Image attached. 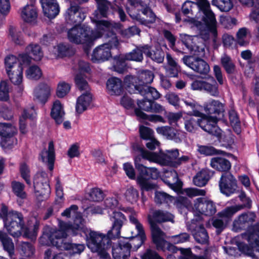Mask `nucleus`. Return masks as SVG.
Listing matches in <instances>:
<instances>
[{"label":"nucleus","mask_w":259,"mask_h":259,"mask_svg":"<svg viewBox=\"0 0 259 259\" xmlns=\"http://www.w3.org/2000/svg\"><path fill=\"white\" fill-rule=\"evenodd\" d=\"M95 1L98 5V9L92 18L93 22L96 24L95 31L93 32L85 25H76L68 31V37L71 42L90 46L95 40L100 37L105 31L109 30L113 27L108 22L99 20L107 16L110 4L106 0Z\"/></svg>","instance_id":"1"},{"label":"nucleus","mask_w":259,"mask_h":259,"mask_svg":"<svg viewBox=\"0 0 259 259\" xmlns=\"http://www.w3.org/2000/svg\"><path fill=\"white\" fill-rule=\"evenodd\" d=\"M77 231L73 230L74 235L84 234L86 237L88 247L92 252H97L101 257L106 258L109 256L107 250L110 246V239H114L118 237H111L108 236V233L105 235L100 232L92 231L85 226L79 227Z\"/></svg>","instance_id":"2"},{"label":"nucleus","mask_w":259,"mask_h":259,"mask_svg":"<svg viewBox=\"0 0 259 259\" xmlns=\"http://www.w3.org/2000/svg\"><path fill=\"white\" fill-rule=\"evenodd\" d=\"M4 221L5 228L14 237L20 236L22 232L25 236L29 237L35 234L38 227L37 221L34 218L31 219V224L29 223L25 227L22 214L17 212L12 211L7 214Z\"/></svg>","instance_id":"3"},{"label":"nucleus","mask_w":259,"mask_h":259,"mask_svg":"<svg viewBox=\"0 0 259 259\" xmlns=\"http://www.w3.org/2000/svg\"><path fill=\"white\" fill-rule=\"evenodd\" d=\"M217 121L215 116L206 117L201 113L194 111L193 115L185 118V128L188 132L193 133L199 126L210 134L219 136L221 130L216 125Z\"/></svg>","instance_id":"4"},{"label":"nucleus","mask_w":259,"mask_h":259,"mask_svg":"<svg viewBox=\"0 0 259 259\" xmlns=\"http://www.w3.org/2000/svg\"><path fill=\"white\" fill-rule=\"evenodd\" d=\"M182 11L185 15H189V17L194 15L195 12H198L195 15V17L198 18L200 13L201 12L204 14L203 19L209 28V36L211 37L214 42L216 41L217 32L216 30L217 21L213 12L210 10V7L206 10L201 8L198 4V0L195 3L191 1H187L184 3L182 7Z\"/></svg>","instance_id":"5"},{"label":"nucleus","mask_w":259,"mask_h":259,"mask_svg":"<svg viewBox=\"0 0 259 259\" xmlns=\"http://www.w3.org/2000/svg\"><path fill=\"white\" fill-rule=\"evenodd\" d=\"M104 205L107 210L109 219L112 223V227L108 232V236L119 237L121 229L126 221V218L122 213L117 211V209H120L125 211L126 210L118 206V201L114 198L110 197L106 199Z\"/></svg>","instance_id":"6"},{"label":"nucleus","mask_w":259,"mask_h":259,"mask_svg":"<svg viewBox=\"0 0 259 259\" xmlns=\"http://www.w3.org/2000/svg\"><path fill=\"white\" fill-rule=\"evenodd\" d=\"M67 227L66 224L60 223V229L58 231L53 232L50 236L47 234H44L41 238V241L43 242V240L46 238H49L51 244L56 246L61 250H66L68 251L70 254L80 253L82 252L85 248L83 244H71L64 242V239L71 231H64V229Z\"/></svg>","instance_id":"7"},{"label":"nucleus","mask_w":259,"mask_h":259,"mask_svg":"<svg viewBox=\"0 0 259 259\" xmlns=\"http://www.w3.org/2000/svg\"><path fill=\"white\" fill-rule=\"evenodd\" d=\"M131 7H127L130 16L133 19L139 21L142 24L148 25L153 23L155 20V16L147 7V4H142L136 0H127Z\"/></svg>","instance_id":"8"},{"label":"nucleus","mask_w":259,"mask_h":259,"mask_svg":"<svg viewBox=\"0 0 259 259\" xmlns=\"http://www.w3.org/2000/svg\"><path fill=\"white\" fill-rule=\"evenodd\" d=\"M139 160L138 158H136L135 159L136 167L140 172V175L137 179L138 184L140 185L142 190L149 191L155 189L156 185L148 182L146 177L153 179H157L159 177V172L155 168L147 167L139 164Z\"/></svg>","instance_id":"9"},{"label":"nucleus","mask_w":259,"mask_h":259,"mask_svg":"<svg viewBox=\"0 0 259 259\" xmlns=\"http://www.w3.org/2000/svg\"><path fill=\"white\" fill-rule=\"evenodd\" d=\"M140 153L144 158L161 165H173L172 162L179 155V152L177 149L167 150L165 153H161L160 156L142 149L140 150Z\"/></svg>","instance_id":"10"},{"label":"nucleus","mask_w":259,"mask_h":259,"mask_svg":"<svg viewBox=\"0 0 259 259\" xmlns=\"http://www.w3.org/2000/svg\"><path fill=\"white\" fill-rule=\"evenodd\" d=\"M118 42L116 37L113 35L109 43L104 44L96 48L91 55V59L94 62L106 61L111 56V50L117 46Z\"/></svg>","instance_id":"11"},{"label":"nucleus","mask_w":259,"mask_h":259,"mask_svg":"<svg viewBox=\"0 0 259 259\" xmlns=\"http://www.w3.org/2000/svg\"><path fill=\"white\" fill-rule=\"evenodd\" d=\"M34 187L38 200L42 201L48 198L51 191L45 172H41L36 175L34 179Z\"/></svg>","instance_id":"12"},{"label":"nucleus","mask_w":259,"mask_h":259,"mask_svg":"<svg viewBox=\"0 0 259 259\" xmlns=\"http://www.w3.org/2000/svg\"><path fill=\"white\" fill-rule=\"evenodd\" d=\"M148 219L151 227L153 241L157 247L163 249L165 246H167L168 250L175 251V247L165 241L164 233L154 222L150 215H148Z\"/></svg>","instance_id":"13"},{"label":"nucleus","mask_w":259,"mask_h":259,"mask_svg":"<svg viewBox=\"0 0 259 259\" xmlns=\"http://www.w3.org/2000/svg\"><path fill=\"white\" fill-rule=\"evenodd\" d=\"M78 207L75 205H72L70 207L66 209L62 213V215L69 217H75L74 222L75 224L73 226H69L67 223H64L62 221H59V227H60V223H62L66 225L67 227L64 229L62 232L64 231H71L72 234L74 235L73 230L75 232L77 231V229H79L80 226H84V221L82 220L80 213L77 212Z\"/></svg>","instance_id":"14"},{"label":"nucleus","mask_w":259,"mask_h":259,"mask_svg":"<svg viewBox=\"0 0 259 259\" xmlns=\"http://www.w3.org/2000/svg\"><path fill=\"white\" fill-rule=\"evenodd\" d=\"M154 78L153 73L150 71H143L139 73L138 78L133 76H127L125 77V83L129 85L132 84L135 88L140 91L141 88L140 86H143L144 84L150 83L152 82Z\"/></svg>","instance_id":"15"},{"label":"nucleus","mask_w":259,"mask_h":259,"mask_svg":"<svg viewBox=\"0 0 259 259\" xmlns=\"http://www.w3.org/2000/svg\"><path fill=\"white\" fill-rule=\"evenodd\" d=\"M128 210L131 212L129 216L130 223L135 228V231H131V234L133 237H138L133 240V241H137L138 243L135 244L133 242V244L136 246H140L146 239L143 226L137 219L136 213L133 212V210L131 208L128 209Z\"/></svg>","instance_id":"16"},{"label":"nucleus","mask_w":259,"mask_h":259,"mask_svg":"<svg viewBox=\"0 0 259 259\" xmlns=\"http://www.w3.org/2000/svg\"><path fill=\"white\" fill-rule=\"evenodd\" d=\"M180 37L182 41L190 51H194L197 55L202 56L203 54L204 45L202 42L199 41L198 37H192L186 34H181Z\"/></svg>","instance_id":"17"},{"label":"nucleus","mask_w":259,"mask_h":259,"mask_svg":"<svg viewBox=\"0 0 259 259\" xmlns=\"http://www.w3.org/2000/svg\"><path fill=\"white\" fill-rule=\"evenodd\" d=\"M183 61L187 66L200 74H206L209 71V65L202 59L193 56H186Z\"/></svg>","instance_id":"18"},{"label":"nucleus","mask_w":259,"mask_h":259,"mask_svg":"<svg viewBox=\"0 0 259 259\" xmlns=\"http://www.w3.org/2000/svg\"><path fill=\"white\" fill-rule=\"evenodd\" d=\"M219 185L221 192L229 196L235 190L236 181L230 173H226L222 176Z\"/></svg>","instance_id":"19"},{"label":"nucleus","mask_w":259,"mask_h":259,"mask_svg":"<svg viewBox=\"0 0 259 259\" xmlns=\"http://www.w3.org/2000/svg\"><path fill=\"white\" fill-rule=\"evenodd\" d=\"M53 91V89L50 85L46 83H41L34 90V99L45 104L50 97Z\"/></svg>","instance_id":"20"},{"label":"nucleus","mask_w":259,"mask_h":259,"mask_svg":"<svg viewBox=\"0 0 259 259\" xmlns=\"http://www.w3.org/2000/svg\"><path fill=\"white\" fill-rule=\"evenodd\" d=\"M30 62V58L26 54H23L19 56L17 58L13 55L7 56L5 60V65L6 71L13 70L22 66L23 64L28 63Z\"/></svg>","instance_id":"21"},{"label":"nucleus","mask_w":259,"mask_h":259,"mask_svg":"<svg viewBox=\"0 0 259 259\" xmlns=\"http://www.w3.org/2000/svg\"><path fill=\"white\" fill-rule=\"evenodd\" d=\"M93 96L90 91L82 92L77 98L75 105V111L78 114H81L91 106Z\"/></svg>","instance_id":"22"},{"label":"nucleus","mask_w":259,"mask_h":259,"mask_svg":"<svg viewBox=\"0 0 259 259\" xmlns=\"http://www.w3.org/2000/svg\"><path fill=\"white\" fill-rule=\"evenodd\" d=\"M115 259H127L130 255V246L127 238H120L118 246L114 247L112 251Z\"/></svg>","instance_id":"23"},{"label":"nucleus","mask_w":259,"mask_h":259,"mask_svg":"<svg viewBox=\"0 0 259 259\" xmlns=\"http://www.w3.org/2000/svg\"><path fill=\"white\" fill-rule=\"evenodd\" d=\"M37 12L33 5H27L21 10L20 16L26 23L34 24L37 19Z\"/></svg>","instance_id":"24"},{"label":"nucleus","mask_w":259,"mask_h":259,"mask_svg":"<svg viewBox=\"0 0 259 259\" xmlns=\"http://www.w3.org/2000/svg\"><path fill=\"white\" fill-rule=\"evenodd\" d=\"M85 16L77 6H71L65 14V19L68 23H79L85 18Z\"/></svg>","instance_id":"25"},{"label":"nucleus","mask_w":259,"mask_h":259,"mask_svg":"<svg viewBox=\"0 0 259 259\" xmlns=\"http://www.w3.org/2000/svg\"><path fill=\"white\" fill-rule=\"evenodd\" d=\"M190 229L192 230L193 235L196 241L200 243H204L207 241V233L201 224H197L194 220H193Z\"/></svg>","instance_id":"26"},{"label":"nucleus","mask_w":259,"mask_h":259,"mask_svg":"<svg viewBox=\"0 0 259 259\" xmlns=\"http://www.w3.org/2000/svg\"><path fill=\"white\" fill-rule=\"evenodd\" d=\"M7 72L11 81L15 85H17L19 92H22L24 90L23 81V67H21Z\"/></svg>","instance_id":"27"},{"label":"nucleus","mask_w":259,"mask_h":259,"mask_svg":"<svg viewBox=\"0 0 259 259\" xmlns=\"http://www.w3.org/2000/svg\"><path fill=\"white\" fill-rule=\"evenodd\" d=\"M40 157L41 160L44 163H48L49 169L52 170L55 160L54 146L53 142H49L48 150H43L40 153Z\"/></svg>","instance_id":"28"},{"label":"nucleus","mask_w":259,"mask_h":259,"mask_svg":"<svg viewBox=\"0 0 259 259\" xmlns=\"http://www.w3.org/2000/svg\"><path fill=\"white\" fill-rule=\"evenodd\" d=\"M65 115L64 105L59 100L55 101L52 105L51 116L57 124L62 122Z\"/></svg>","instance_id":"29"},{"label":"nucleus","mask_w":259,"mask_h":259,"mask_svg":"<svg viewBox=\"0 0 259 259\" xmlns=\"http://www.w3.org/2000/svg\"><path fill=\"white\" fill-rule=\"evenodd\" d=\"M158 134L166 137L168 139L175 140L176 142L179 141L184 136V132L181 131H175L167 126L158 127L156 128Z\"/></svg>","instance_id":"30"},{"label":"nucleus","mask_w":259,"mask_h":259,"mask_svg":"<svg viewBox=\"0 0 259 259\" xmlns=\"http://www.w3.org/2000/svg\"><path fill=\"white\" fill-rule=\"evenodd\" d=\"M68 46L64 44H59L55 46H50L48 49L50 57L51 58L65 56L68 54Z\"/></svg>","instance_id":"31"},{"label":"nucleus","mask_w":259,"mask_h":259,"mask_svg":"<svg viewBox=\"0 0 259 259\" xmlns=\"http://www.w3.org/2000/svg\"><path fill=\"white\" fill-rule=\"evenodd\" d=\"M107 90L111 95H119L122 90V82L116 77H112L107 80Z\"/></svg>","instance_id":"32"},{"label":"nucleus","mask_w":259,"mask_h":259,"mask_svg":"<svg viewBox=\"0 0 259 259\" xmlns=\"http://www.w3.org/2000/svg\"><path fill=\"white\" fill-rule=\"evenodd\" d=\"M163 177V181L171 189L175 190L176 188H180L181 182L179 181L177 174L175 170L165 171Z\"/></svg>","instance_id":"33"},{"label":"nucleus","mask_w":259,"mask_h":259,"mask_svg":"<svg viewBox=\"0 0 259 259\" xmlns=\"http://www.w3.org/2000/svg\"><path fill=\"white\" fill-rule=\"evenodd\" d=\"M138 106L142 109L147 112H160L163 110V107L150 99L139 101L137 102Z\"/></svg>","instance_id":"34"},{"label":"nucleus","mask_w":259,"mask_h":259,"mask_svg":"<svg viewBox=\"0 0 259 259\" xmlns=\"http://www.w3.org/2000/svg\"><path fill=\"white\" fill-rule=\"evenodd\" d=\"M212 175L213 172L208 169H203L194 177V184L198 187L204 186Z\"/></svg>","instance_id":"35"},{"label":"nucleus","mask_w":259,"mask_h":259,"mask_svg":"<svg viewBox=\"0 0 259 259\" xmlns=\"http://www.w3.org/2000/svg\"><path fill=\"white\" fill-rule=\"evenodd\" d=\"M210 165L212 167L223 171L229 170L231 166L228 160L220 157L212 158Z\"/></svg>","instance_id":"36"},{"label":"nucleus","mask_w":259,"mask_h":259,"mask_svg":"<svg viewBox=\"0 0 259 259\" xmlns=\"http://www.w3.org/2000/svg\"><path fill=\"white\" fill-rule=\"evenodd\" d=\"M204 109L206 112L209 114H220L223 112V105L218 101L210 100L204 105Z\"/></svg>","instance_id":"37"},{"label":"nucleus","mask_w":259,"mask_h":259,"mask_svg":"<svg viewBox=\"0 0 259 259\" xmlns=\"http://www.w3.org/2000/svg\"><path fill=\"white\" fill-rule=\"evenodd\" d=\"M25 75L30 80H37L41 78L42 72L39 66L33 65L27 68L25 71Z\"/></svg>","instance_id":"38"},{"label":"nucleus","mask_w":259,"mask_h":259,"mask_svg":"<svg viewBox=\"0 0 259 259\" xmlns=\"http://www.w3.org/2000/svg\"><path fill=\"white\" fill-rule=\"evenodd\" d=\"M255 218V215L252 212L243 214L239 216L238 220L235 221L234 223L233 229L235 231H238L242 227L243 224L254 221Z\"/></svg>","instance_id":"39"},{"label":"nucleus","mask_w":259,"mask_h":259,"mask_svg":"<svg viewBox=\"0 0 259 259\" xmlns=\"http://www.w3.org/2000/svg\"><path fill=\"white\" fill-rule=\"evenodd\" d=\"M153 221H155L158 223H162L164 222H174V215L166 211L156 210L153 213V217H151Z\"/></svg>","instance_id":"40"},{"label":"nucleus","mask_w":259,"mask_h":259,"mask_svg":"<svg viewBox=\"0 0 259 259\" xmlns=\"http://www.w3.org/2000/svg\"><path fill=\"white\" fill-rule=\"evenodd\" d=\"M144 50V53L153 60L158 62L161 63L164 59V53L161 50V49L157 48L156 51L152 50L153 53L149 51V48L147 46H145L143 48Z\"/></svg>","instance_id":"41"},{"label":"nucleus","mask_w":259,"mask_h":259,"mask_svg":"<svg viewBox=\"0 0 259 259\" xmlns=\"http://www.w3.org/2000/svg\"><path fill=\"white\" fill-rule=\"evenodd\" d=\"M8 36L9 38L16 45H22L23 39L21 33L13 25H10L8 28Z\"/></svg>","instance_id":"42"},{"label":"nucleus","mask_w":259,"mask_h":259,"mask_svg":"<svg viewBox=\"0 0 259 259\" xmlns=\"http://www.w3.org/2000/svg\"><path fill=\"white\" fill-rule=\"evenodd\" d=\"M17 132V128L12 124L0 123V136L2 138L14 136Z\"/></svg>","instance_id":"43"},{"label":"nucleus","mask_w":259,"mask_h":259,"mask_svg":"<svg viewBox=\"0 0 259 259\" xmlns=\"http://www.w3.org/2000/svg\"><path fill=\"white\" fill-rule=\"evenodd\" d=\"M250 37L249 30L246 28H242L237 33V41L240 46H245L249 43Z\"/></svg>","instance_id":"44"},{"label":"nucleus","mask_w":259,"mask_h":259,"mask_svg":"<svg viewBox=\"0 0 259 259\" xmlns=\"http://www.w3.org/2000/svg\"><path fill=\"white\" fill-rule=\"evenodd\" d=\"M203 90L207 92L212 96L218 95V86L215 80L212 77H209L206 80H204Z\"/></svg>","instance_id":"45"},{"label":"nucleus","mask_w":259,"mask_h":259,"mask_svg":"<svg viewBox=\"0 0 259 259\" xmlns=\"http://www.w3.org/2000/svg\"><path fill=\"white\" fill-rule=\"evenodd\" d=\"M141 94L146 97L147 99H158L160 97V94L154 88L145 85L139 91Z\"/></svg>","instance_id":"46"},{"label":"nucleus","mask_w":259,"mask_h":259,"mask_svg":"<svg viewBox=\"0 0 259 259\" xmlns=\"http://www.w3.org/2000/svg\"><path fill=\"white\" fill-rule=\"evenodd\" d=\"M0 240L4 249L8 252L10 256H12L14 250V245L12 240L5 233L0 231Z\"/></svg>","instance_id":"47"},{"label":"nucleus","mask_w":259,"mask_h":259,"mask_svg":"<svg viewBox=\"0 0 259 259\" xmlns=\"http://www.w3.org/2000/svg\"><path fill=\"white\" fill-rule=\"evenodd\" d=\"M26 51L27 52H29L31 57H32L34 60L39 61L43 56L42 52L40 47L37 45H30L27 47Z\"/></svg>","instance_id":"48"},{"label":"nucleus","mask_w":259,"mask_h":259,"mask_svg":"<svg viewBox=\"0 0 259 259\" xmlns=\"http://www.w3.org/2000/svg\"><path fill=\"white\" fill-rule=\"evenodd\" d=\"M243 208L242 205H236L226 208L224 210L219 213V216L227 222L234 213Z\"/></svg>","instance_id":"49"},{"label":"nucleus","mask_w":259,"mask_h":259,"mask_svg":"<svg viewBox=\"0 0 259 259\" xmlns=\"http://www.w3.org/2000/svg\"><path fill=\"white\" fill-rule=\"evenodd\" d=\"M212 4L221 11L228 12L233 8L231 0H212Z\"/></svg>","instance_id":"50"},{"label":"nucleus","mask_w":259,"mask_h":259,"mask_svg":"<svg viewBox=\"0 0 259 259\" xmlns=\"http://www.w3.org/2000/svg\"><path fill=\"white\" fill-rule=\"evenodd\" d=\"M135 113L140 119L148 120L151 122H163L161 117L156 115H148L138 109H135Z\"/></svg>","instance_id":"51"},{"label":"nucleus","mask_w":259,"mask_h":259,"mask_svg":"<svg viewBox=\"0 0 259 259\" xmlns=\"http://www.w3.org/2000/svg\"><path fill=\"white\" fill-rule=\"evenodd\" d=\"M124 197L127 201L132 203L136 202L139 198L138 191L133 186H130L124 193Z\"/></svg>","instance_id":"52"},{"label":"nucleus","mask_w":259,"mask_h":259,"mask_svg":"<svg viewBox=\"0 0 259 259\" xmlns=\"http://www.w3.org/2000/svg\"><path fill=\"white\" fill-rule=\"evenodd\" d=\"M11 9L10 0H0V19L4 20Z\"/></svg>","instance_id":"53"},{"label":"nucleus","mask_w":259,"mask_h":259,"mask_svg":"<svg viewBox=\"0 0 259 259\" xmlns=\"http://www.w3.org/2000/svg\"><path fill=\"white\" fill-rule=\"evenodd\" d=\"M144 47L138 48L134 50L132 52L126 55L125 59L127 60H132L135 61H141L143 59L142 52L144 53L143 49Z\"/></svg>","instance_id":"54"},{"label":"nucleus","mask_w":259,"mask_h":259,"mask_svg":"<svg viewBox=\"0 0 259 259\" xmlns=\"http://www.w3.org/2000/svg\"><path fill=\"white\" fill-rule=\"evenodd\" d=\"M70 85L64 81L58 83L57 90L56 95L59 98H63L67 95L70 90Z\"/></svg>","instance_id":"55"},{"label":"nucleus","mask_w":259,"mask_h":259,"mask_svg":"<svg viewBox=\"0 0 259 259\" xmlns=\"http://www.w3.org/2000/svg\"><path fill=\"white\" fill-rule=\"evenodd\" d=\"M205 202L204 198H199L195 201L192 208L194 213L204 214Z\"/></svg>","instance_id":"56"},{"label":"nucleus","mask_w":259,"mask_h":259,"mask_svg":"<svg viewBox=\"0 0 259 259\" xmlns=\"http://www.w3.org/2000/svg\"><path fill=\"white\" fill-rule=\"evenodd\" d=\"M10 89L6 81L2 80L0 82V100L7 101L9 99Z\"/></svg>","instance_id":"57"},{"label":"nucleus","mask_w":259,"mask_h":259,"mask_svg":"<svg viewBox=\"0 0 259 259\" xmlns=\"http://www.w3.org/2000/svg\"><path fill=\"white\" fill-rule=\"evenodd\" d=\"M246 239L252 248H255L259 252V232L252 233L248 236L245 235Z\"/></svg>","instance_id":"58"},{"label":"nucleus","mask_w":259,"mask_h":259,"mask_svg":"<svg viewBox=\"0 0 259 259\" xmlns=\"http://www.w3.org/2000/svg\"><path fill=\"white\" fill-rule=\"evenodd\" d=\"M13 191L16 196L21 198L26 197V193L24 191V186L18 182H13L12 184Z\"/></svg>","instance_id":"59"},{"label":"nucleus","mask_w":259,"mask_h":259,"mask_svg":"<svg viewBox=\"0 0 259 259\" xmlns=\"http://www.w3.org/2000/svg\"><path fill=\"white\" fill-rule=\"evenodd\" d=\"M221 63L227 72L231 73L234 70V65L229 57L224 55L221 58Z\"/></svg>","instance_id":"60"},{"label":"nucleus","mask_w":259,"mask_h":259,"mask_svg":"<svg viewBox=\"0 0 259 259\" xmlns=\"http://www.w3.org/2000/svg\"><path fill=\"white\" fill-rule=\"evenodd\" d=\"M75 82L78 88L82 92L90 91L88 82L82 76L77 75L75 77Z\"/></svg>","instance_id":"61"},{"label":"nucleus","mask_w":259,"mask_h":259,"mask_svg":"<svg viewBox=\"0 0 259 259\" xmlns=\"http://www.w3.org/2000/svg\"><path fill=\"white\" fill-rule=\"evenodd\" d=\"M172 199L173 198L171 196L164 192H156L155 193V201L156 203H168V202L171 201Z\"/></svg>","instance_id":"62"},{"label":"nucleus","mask_w":259,"mask_h":259,"mask_svg":"<svg viewBox=\"0 0 259 259\" xmlns=\"http://www.w3.org/2000/svg\"><path fill=\"white\" fill-rule=\"evenodd\" d=\"M49 12L43 11L45 15L50 19L55 18L59 12V8L58 3H53L51 6L48 7Z\"/></svg>","instance_id":"63"},{"label":"nucleus","mask_w":259,"mask_h":259,"mask_svg":"<svg viewBox=\"0 0 259 259\" xmlns=\"http://www.w3.org/2000/svg\"><path fill=\"white\" fill-rule=\"evenodd\" d=\"M17 139L13 136L1 138V145L4 149L11 148L14 145L16 144Z\"/></svg>","instance_id":"64"}]
</instances>
